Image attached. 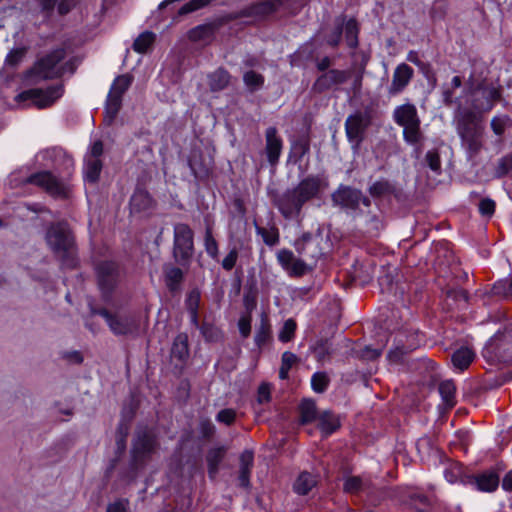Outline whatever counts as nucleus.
<instances>
[{"label":"nucleus","instance_id":"1","mask_svg":"<svg viewBox=\"0 0 512 512\" xmlns=\"http://www.w3.org/2000/svg\"><path fill=\"white\" fill-rule=\"evenodd\" d=\"M322 184L317 176L303 179L295 188L285 191L276 199L278 210L286 219L298 217L303 205L318 195Z\"/></svg>","mask_w":512,"mask_h":512},{"label":"nucleus","instance_id":"2","mask_svg":"<svg viewBox=\"0 0 512 512\" xmlns=\"http://www.w3.org/2000/svg\"><path fill=\"white\" fill-rule=\"evenodd\" d=\"M46 240L64 266L74 267L76 265L74 238L65 223L52 225L47 231Z\"/></svg>","mask_w":512,"mask_h":512},{"label":"nucleus","instance_id":"3","mask_svg":"<svg viewBox=\"0 0 512 512\" xmlns=\"http://www.w3.org/2000/svg\"><path fill=\"white\" fill-rule=\"evenodd\" d=\"M393 121L403 128L404 141L413 146L420 145L424 139L421 131V120L417 108L412 103H404L394 108Z\"/></svg>","mask_w":512,"mask_h":512},{"label":"nucleus","instance_id":"4","mask_svg":"<svg viewBox=\"0 0 512 512\" xmlns=\"http://www.w3.org/2000/svg\"><path fill=\"white\" fill-rule=\"evenodd\" d=\"M457 132L470 158L482 149L484 127L473 112H464L457 123Z\"/></svg>","mask_w":512,"mask_h":512},{"label":"nucleus","instance_id":"5","mask_svg":"<svg viewBox=\"0 0 512 512\" xmlns=\"http://www.w3.org/2000/svg\"><path fill=\"white\" fill-rule=\"evenodd\" d=\"M173 256L177 263L185 265L194 252V233L185 223L174 225Z\"/></svg>","mask_w":512,"mask_h":512},{"label":"nucleus","instance_id":"6","mask_svg":"<svg viewBox=\"0 0 512 512\" xmlns=\"http://www.w3.org/2000/svg\"><path fill=\"white\" fill-rule=\"evenodd\" d=\"M131 83L132 77L128 74H124L118 76L111 85L105 105L104 120L107 124H111L115 120L122 106V97Z\"/></svg>","mask_w":512,"mask_h":512},{"label":"nucleus","instance_id":"7","mask_svg":"<svg viewBox=\"0 0 512 512\" xmlns=\"http://www.w3.org/2000/svg\"><path fill=\"white\" fill-rule=\"evenodd\" d=\"M65 57V50L58 48L39 59L31 70V76L36 79H52L59 77L63 73V67L60 62Z\"/></svg>","mask_w":512,"mask_h":512},{"label":"nucleus","instance_id":"8","mask_svg":"<svg viewBox=\"0 0 512 512\" xmlns=\"http://www.w3.org/2000/svg\"><path fill=\"white\" fill-rule=\"evenodd\" d=\"M323 243V235L317 231L314 234L304 233L295 241L294 247L300 257L315 265L324 253Z\"/></svg>","mask_w":512,"mask_h":512},{"label":"nucleus","instance_id":"9","mask_svg":"<svg viewBox=\"0 0 512 512\" xmlns=\"http://www.w3.org/2000/svg\"><path fill=\"white\" fill-rule=\"evenodd\" d=\"M370 123L371 117L367 111H356L347 117L345 121V132L353 149L359 148Z\"/></svg>","mask_w":512,"mask_h":512},{"label":"nucleus","instance_id":"10","mask_svg":"<svg viewBox=\"0 0 512 512\" xmlns=\"http://www.w3.org/2000/svg\"><path fill=\"white\" fill-rule=\"evenodd\" d=\"M63 94L61 85L50 86L47 89L33 88L20 93L16 99L18 101L30 100L38 108H46L51 106Z\"/></svg>","mask_w":512,"mask_h":512},{"label":"nucleus","instance_id":"11","mask_svg":"<svg viewBox=\"0 0 512 512\" xmlns=\"http://www.w3.org/2000/svg\"><path fill=\"white\" fill-rule=\"evenodd\" d=\"M27 182L45 189L46 192L54 197L64 198L68 195V185L48 171L32 174L28 177Z\"/></svg>","mask_w":512,"mask_h":512},{"label":"nucleus","instance_id":"12","mask_svg":"<svg viewBox=\"0 0 512 512\" xmlns=\"http://www.w3.org/2000/svg\"><path fill=\"white\" fill-rule=\"evenodd\" d=\"M97 313L106 320L115 335L133 334L138 330V323L132 315L112 314L106 309H101Z\"/></svg>","mask_w":512,"mask_h":512},{"label":"nucleus","instance_id":"13","mask_svg":"<svg viewBox=\"0 0 512 512\" xmlns=\"http://www.w3.org/2000/svg\"><path fill=\"white\" fill-rule=\"evenodd\" d=\"M335 204L349 210H356L360 204L368 207L370 200L358 189L340 187L332 196Z\"/></svg>","mask_w":512,"mask_h":512},{"label":"nucleus","instance_id":"14","mask_svg":"<svg viewBox=\"0 0 512 512\" xmlns=\"http://www.w3.org/2000/svg\"><path fill=\"white\" fill-rule=\"evenodd\" d=\"M350 76L351 71L349 70H329L316 79L312 86V90L316 93H322L335 85L345 83L350 78Z\"/></svg>","mask_w":512,"mask_h":512},{"label":"nucleus","instance_id":"15","mask_svg":"<svg viewBox=\"0 0 512 512\" xmlns=\"http://www.w3.org/2000/svg\"><path fill=\"white\" fill-rule=\"evenodd\" d=\"M156 447L154 435L149 431L139 432L132 449V456L136 463H141Z\"/></svg>","mask_w":512,"mask_h":512},{"label":"nucleus","instance_id":"16","mask_svg":"<svg viewBox=\"0 0 512 512\" xmlns=\"http://www.w3.org/2000/svg\"><path fill=\"white\" fill-rule=\"evenodd\" d=\"M413 75L414 71L409 65L406 63L399 64L393 72L392 81L388 87V94L396 96L403 92L413 78Z\"/></svg>","mask_w":512,"mask_h":512},{"label":"nucleus","instance_id":"17","mask_svg":"<svg viewBox=\"0 0 512 512\" xmlns=\"http://www.w3.org/2000/svg\"><path fill=\"white\" fill-rule=\"evenodd\" d=\"M499 475L492 470L484 471L475 476L467 477V484L474 486L481 492H493L499 486Z\"/></svg>","mask_w":512,"mask_h":512},{"label":"nucleus","instance_id":"18","mask_svg":"<svg viewBox=\"0 0 512 512\" xmlns=\"http://www.w3.org/2000/svg\"><path fill=\"white\" fill-rule=\"evenodd\" d=\"M280 5V0L257 1L244 8L236 17H264L276 11Z\"/></svg>","mask_w":512,"mask_h":512},{"label":"nucleus","instance_id":"19","mask_svg":"<svg viewBox=\"0 0 512 512\" xmlns=\"http://www.w3.org/2000/svg\"><path fill=\"white\" fill-rule=\"evenodd\" d=\"M97 275L100 288L109 292L117 280V266L114 262L105 261L97 266Z\"/></svg>","mask_w":512,"mask_h":512},{"label":"nucleus","instance_id":"20","mask_svg":"<svg viewBox=\"0 0 512 512\" xmlns=\"http://www.w3.org/2000/svg\"><path fill=\"white\" fill-rule=\"evenodd\" d=\"M221 26L220 21H213L198 25L190 29L187 33L189 40L199 43H209L212 41L216 30Z\"/></svg>","mask_w":512,"mask_h":512},{"label":"nucleus","instance_id":"21","mask_svg":"<svg viewBox=\"0 0 512 512\" xmlns=\"http://www.w3.org/2000/svg\"><path fill=\"white\" fill-rule=\"evenodd\" d=\"M266 137V154L268 161L271 165H275L281 155L283 141L277 135V129L275 127H269L265 133Z\"/></svg>","mask_w":512,"mask_h":512},{"label":"nucleus","instance_id":"22","mask_svg":"<svg viewBox=\"0 0 512 512\" xmlns=\"http://www.w3.org/2000/svg\"><path fill=\"white\" fill-rule=\"evenodd\" d=\"M254 463V455L250 450H245L239 457V485L244 488L250 487L251 469Z\"/></svg>","mask_w":512,"mask_h":512},{"label":"nucleus","instance_id":"23","mask_svg":"<svg viewBox=\"0 0 512 512\" xmlns=\"http://www.w3.org/2000/svg\"><path fill=\"white\" fill-rule=\"evenodd\" d=\"M171 357L180 363H185L189 357L188 335L179 333L172 344Z\"/></svg>","mask_w":512,"mask_h":512},{"label":"nucleus","instance_id":"24","mask_svg":"<svg viewBox=\"0 0 512 512\" xmlns=\"http://www.w3.org/2000/svg\"><path fill=\"white\" fill-rule=\"evenodd\" d=\"M103 164L99 158H84L83 174L86 182L97 183Z\"/></svg>","mask_w":512,"mask_h":512},{"label":"nucleus","instance_id":"25","mask_svg":"<svg viewBox=\"0 0 512 512\" xmlns=\"http://www.w3.org/2000/svg\"><path fill=\"white\" fill-rule=\"evenodd\" d=\"M225 453L226 448L223 446L212 448L208 451L206 460L208 465V474L210 478L214 479L216 477L219 470V464L223 460Z\"/></svg>","mask_w":512,"mask_h":512},{"label":"nucleus","instance_id":"26","mask_svg":"<svg viewBox=\"0 0 512 512\" xmlns=\"http://www.w3.org/2000/svg\"><path fill=\"white\" fill-rule=\"evenodd\" d=\"M473 359H474V352L467 347H462L453 353L451 360H452L453 366L456 369L463 371L466 368H468V366L471 364Z\"/></svg>","mask_w":512,"mask_h":512},{"label":"nucleus","instance_id":"27","mask_svg":"<svg viewBox=\"0 0 512 512\" xmlns=\"http://www.w3.org/2000/svg\"><path fill=\"white\" fill-rule=\"evenodd\" d=\"M316 483L315 476L308 472H303L296 479L293 489L299 495H306L316 486Z\"/></svg>","mask_w":512,"mask_h":512},{"label":"nucleus","instance_id":"28","mask_svg":"<svg viewBox=\"0 0 512 512\" xmlns=\"http://www.w3.org/2000/svg\"><path fill=\"white\" fill-rule=\"evenodd\" d=\"M131 210L141 212L148 210L152 206V198L144 190H137L130 200Z\"/></svg>","mask_w":512,"mask_h":512},{"label":"nucleus","instance_id":"29","mask_svg":"<svg viewBox=\"0 0 512 512\" xmlns=\"http://www.w3.org/2000/svg\"><path fill=\"white\" fill-rule=\"evenodd\" d=\"M209 87L212 91H220L226 88L230 81L229 73L224 69H217L209 75Z\"/></svg>","mask_w":512,"mask_h":512},{"label":"nucleus","instance_id":"30","mask_svg":"<svg viewBox=\"0 0 512 512\" xmlns=\"http://www.w3.org/2000/svg\"><path fill=\"white\" fill-rule=\"evenodd\" d=\"M479 90H481L483 97L486 99V104L475 105L477 108H481L484 111H489L494 106V103L500 99V91L495 86H483L480 85Z\"/></svg>","mask_w":512,"mask_h":512},{"label":"nucleus","instance_id":"31","mask_svg":"<svg viewBox=\"0 0 512 512\" xmlns=\"http://www.w3.org/2000/svg\"><path fill=\"white\" fill-rule=\"evenodd\" d=\"M339 426V419L331 412L325 411L319 416V428L325 435L332 434Z\"/></svg>","mask_w":512,"mask_h":512},{"label":"nucleus","instance_id":"32","mask_svg":"<svg viewBox=\"0 0 512 512\" xmlns=\"http://www.w3.org/2000/svg\"><path fill=\"white\" fill-rule=\"evenodd\" d=\"M271 339V328L268 320L262 317L259 326L256 329L254 341L259 349H262Z\"/></svg>","mask_w":512,"mask_h":512},{"label":"nucleus","instance_id":"33","mask_svg":"<svg viewBox=\"0 0 512 512\" xmlns=\"http://www.w3.org/2000/svg\"><path fill=\"white\" fill-rule=\"evenodd\" d=\"M439 393L443 401L449 406L455 405L456 386L452 380H445L439 384Z\"/></svg>","mask_w":512,"mask_h":512},{"label":"nucleus","instance_id":"34","mask_svg":"<svg viewBox=\"0 0 512 512\" xmlns=\"http://www.w3.org/2000/svg\"><path fill=\"white\" fill-rule=\"evenodd\" d=\"M183 279V272L178 267H167L165 269V282L167 287L174 291L178 288Z\"/></svg>","mask_w":512,"mask_h":512},{"label":"nucleus","instance_id":"35","mask_svg":"<svg viewBox=\"0 0 512 512\" xmlns=\"http://www.w3.org/2000/svg\"><path fill=\"white\" fill-rule=\"evenodd\" d=\"M345 40L350 48L358 45V26L354 19H349L344 26Z\"/></svg>","mask_w":512,"mask_h":512},{"label":"nucleus","instance_id":"36","mask_svg":"<svg viewBox=\"0 0 512 512\" xmlns=\"http://www.w3.org/2000/svg\"><path fill=\"white\" fill-rule=\"evenodd\" d=\"M366 482L359 476H347L343 479V490L349 494H356L364 489Z\"/></svg>","mask_w":512,"mask_h":512},{"label":"nucleus","instance_id":"37","mask_svg":"<svg viewBox=\"0 0 512 512\" xmlns=\"http://www.w3.org/2000/svg\"><path fill=\"white\" fill-rule=\"evenodd\" d=\"M314 267V264L309 262L307 259H304L303 257L295 258L292 265L290 266V269L288 270L293 275H303L306 272L312 270Z\"/></svg>","mask_w":512,"mask_h":512},{"label":"nucleus","instance_id":"38","mask_svg":"<svg viewBox=\"0 0 512 512\" xmlns=\"http://www.w3.org/2000/svg\"><path fill=\"white\" fill-rule=\"evenodd\" d=\"M154 41V34L152 32H144L140 34L134 41L133 48L139 53H145Z\"/></svg>","mask_w":512,"mask_h":512},{"label":"nucleus","instance_id":"39","mask_svg":"<svg viewBox=\"0 0 512 512\" xmlns=\"http://www.w3.org/2000/svg\"><path fill=\"white\" fill-rule=\"evenodd\" d=\"M301 420L308 423L316 418V405L312 400H304L300 405Z\"/></svg>","mask_w":512,"mask_h":512},{"label":"nucleus","instance_id":"40","mask_svg":"<svg viewBox=\"0 0 512 512\" xmlns=\"http://www.w3.org/2000/svg\"><path fill=\"white\" fill-rule=\"evenodd\" d=\"M44 156L52 161L62 160L67 168L73 166V159L69 157L62 149L52 148L44 152Z\"/></svg>","mask_w":512,"mask_h":512},{"label":"nucleus","instance_id":"41","mask_svg":"<svg viewBox=\"0 0 512 512\" xmlns=\"http://www.w3.org/2000/svg\"><path fill=\"white\" fill-rule=\"evenodd\" d=\"M329 384V377L325 372H316L312 375L311 386L316 393H323Z\"/></svg>","mask_w":512,"mask_h":512},{"label":"nucleus","instance_id":"42","mask_svg":"<svg viewBox=\"0 0 512 512\" xmlns=\"http://www.w3.org/2000/svg\"><path fill=\"white\" fill-rule=\"evenodd\" d=\"M204 247L206 253L213 259H216L218 256V244L212 235V230L210 227L206 228L205 237H204Z\"/></svg>","mask_w":512,"mask_h":512},{"label":"nucleus","instance_id":"43","mask_svg":"<svg viewBox=\"0 0 512 512\" xmlns=\"http://www.w3.org/2000/svg\"><path fill=\"white\" fill-rule=\"evenodd\" d=\"M243 81L251 91H255L262 87L264 83V77L255 71H248L244 74Z\"/></svg>","mask_w":512,"mask_h":512},{"label":"nucleus","instance_id":"44","mask_svg":"<svg viewBox=\"0 0 512 512\" xmlns=\"http://www.w3.org/2000/svg\"><path fill=\"white\" fill-rule=\"evenodd\" d=\"M510 118L506 115L495 116L491 120V129L497 136L504 134L506 128L510 126Z\"/></svg>","mask_w":512,"mask_h":512},{"label":"nucleus","instance_id":"45","mask_svg":"<svg viewBox=\"0 0 512 512\" xmlns=\"http://www.w3.org/2000/svg\"><path fill=\"white\" fill-rule=\"evenodd\" d=\"M212 0H190L178 11V15H186L208 6Z\"/></svg>","mask_w":512,"mask_h":512},{"label":"nucleus","instance_id":"46","mask_svg":"<svg viewBox=\"0 0 512 512\" xmlns=\"http://www.w3.org/2000/svg\"><path fill=\"white\" fill-rule=\"evenodd\" d=\"M463 468L459 463H452L449 467H447L444 471V476L446 480L453 484L462 480Z\"/></svg>","mask_w":512,"mask_h":512},{"label":"nucleus","instance_id":"47","mask_svg":"<svg viewBox=\"0 0 512 512\" xmlns=\"http://www.w3.org/2000/svg\"><path fill=\"white\" fill-rule=\"evenodd\" d=\"M26 54L25 48H17L12 50L5 59V63L7 66L15 68L17 67L23 60Z\"/></svg>","mask_w":512,"mask_h":512},{"label":"nucleus","instance_id":"48","mask_svg":"<svg viewBox=\"0 0 512 512\" xmlns=\"http://www.w3.org/2000/svg\"><path fill=\"white\" fill-rule=\"evenodd\" d=\"M296 330V323L292 319H288L285 321L280 333H279V340L281 342H289L295 333Z\"/></svg>","mask_w":512,"mask_h":512},{"label":"nucleus","instance_id":"49","mask_svg":"<svg viewBox=\"0 0 512 512\" xmlns=\"http://www.w3.org/2000/svg\"><path fill=\"white\" fill-rule=\"evenodd\" d=\"M257 233L261 235L265 244L274 246L279 241V235L276 229H266L257 227Z\"/></svg>","mask_w":512,"mask_h":512},{"label":"nucleus","instance_id":"50","mask_svg":"<svg viewBox=\"0 0 512 512\" xmlns=\"http://www.w3.org/2000/svg\"><path fill=\"white\" fill-rule=\"evenodd\" d=\"M295 258L294 253L288 249H281L277 253V260L285 270L290 269Z\"/></svg>","mask_w":512,"mask_h":512},{"label":"nucleus","instance_id":"51","mask_svg":"<svg viewBox=\"0 0 512 512\" xmlns=\"http://www.w3.org/2000/svg\"><path fill=\"white\" fill-rule=\"evenodd\" d=\"M200 303V292L196 289L190 291L185 300V305L188 312H198Z\"/></svg>","mask_w":512,"mask_h":512},{"label":"nucleus","instance_id":"52","mask_svg":"<svg viewBox=\"0 0 512 512\" xmlns=\"http://www.w3.org/2000/svg\"><path fill=\"white\" fill-rule=\"evenodd\" d=\"M425 160L427 162V165L429 166V168L432 171H434L436 173L440 172L441 160H440V156L437 151H435V150L428 151L426 153Z\"/></svg>","mask_w":512,"mask_h":512},{"label":"nucleus","instance_id":"53","mask_svg":"<svg viewBox=\"0 0 512 512\" xmlns=\"http://www.w3.org/2000/svg\"><path fill=\"white\" fill-rule=\"evenodd\" d=\"M200 330H201L203 337L207 341L213 342V341H217L220 338V331L210 324H203L200 327Z\"/></svg>","mask_w":512,"mask_h":512},{"label":"nucleus","instance_id":"54","mask_svg":"<svg viewBox=\"0 0 512 512\" xmlns=\"http://www.w3.org/2000/svg\"><path fill=\"white\" fill-rule=\"evenodd\" d=\"M512 170V155H508L500 159L496 168V175L498 177L506 175Z\"/></svg>","mask_w":512,"mask_h":512},{"label":"nucleus","instance_id":"55","mask_svg":"<svg viewBox=\"0 0 512 512\" xmlns=\"http://www.w3.org/2000/svg\"><path fill=\"white\" fill-rule=\"evenodd\" d=\"M236 417V413L233 409H223L218 412L216 420L226 425H231Z\"/></svg>","mask_w":512,"mask_h":512},{"label":"nucleus","instance_id":"56","mask_svg":"<svg viewBox=\"0 0 512 512\" xmlns=\"http://www.w3.org/2000/svg\"><path fill=\"white\" fill-rule=\"evenodd\" d=\"M495 211V202L489 198L482 199L479 203V212L483 216H492Z\"/></svg>","mask_w":512,"mask_h":512},{"label":"nucleus","instance_id":"57","mask_svg":"<svg viewBox=\"0 0 512 512\" xmlns=\"http://www.w3.org/2000/svg\"><path fill=\"white\" fill-rule=\"evenodd\" d=\"M238 328L241 336L247 338L251 332V317L242 316L238 321Z\"/></svg>","mask_w":512,"mask_h":512},{"label":"nucleus","instance_id":"58","mask_svg":"<svg viewBox=\"0 0 512 512\" xmlns=\"http://www.w3.org/2000/svg\"><path fill=\"white\" fill-rule=\"evenodd\" d=\"M238 258V252L236 249H232L222 260V267L229 271L231 270L237 261Z\"/></svg>","mask_w":512,"mask_h":512},{"label":"nucleus","instance_id":"59","mask_svg":"<svg viewBox=\"0 0 512 512\" xmlns=\"http://www.w3.org/2000/svg\"><path fill=\"white\" fill-rule=\"evenodd\" d=\"M381 352H382V348H372L370 346H365L361 350L360 356H361V358L366 359V360H373V359L378 358L381 355Z\"/></svg>","mask_w":512,"mask_h":512},{"label":"nucleus","instance_id":"60","mask_svg":"<svg viewBox=\"0 0 512 512\" xmlns=\"http://www.w3.org/2000/svg\"><path fill=\"white\" fill-rule=\"evenodd\" d=\"M103 143L100 140L95 141L90 148V151L85 155L88 158H99L103 154Z\"/></svg>","mask_w":512,"mask_h":512},{"label":"nucleus","instance_id":"61","mask_svg":"<svg viewBox=\"0 0 512 512\" xmlns=\"http://www.w3.org/2000/svg\"><path fill=\"white\" fill-rule=\"evenodd\" d=\"M297 361L298 357L294 353L286 351L282 354L281 366L291 369Z\"/></svg>","mask_w":512,"mask_h":512},{"label":"nucleus","instance_id":"62","mask_svg":"<svg viewBox=\"0 0 512 512\" xmlns=\"http://www.w3.org/2000/svg\"><path fill=\"white\" fill-rule=\"evenodd\" d=\"M128 501L118 500L107 506L106 512H127Z\"/></svg>","mask_w":512,"mask_h":512},{"label":"nucleus","instance_id":"63","mask_svg":"<svg viewBox=\"0 0 512 512\" xmlns=\"http://www.w3.org/2000/svg\"><path fill=\"white\" fill-rule=\"evenodd\" d=\"M389 188L387 182L378 181L375 182L369 189L370 193L374 196H379L384 194Z\"/></svg>","mask_w":512,"mask_h":512},{"label":"nucleus","instance_id":"64","mask_svg":"<svg viewBox=\"0 0 512 512\" xmlns=\"http://www.w3.org/2000/svg\"><path fill=\"white\" fill-rule=\"evenodd\" d=\"M75 5L76 0H60L58 4V12L61 15H65L70 12Z\"/></svg>","mask_w":512,"mask_h":512}]
</instances>
